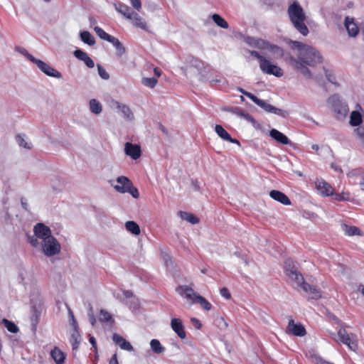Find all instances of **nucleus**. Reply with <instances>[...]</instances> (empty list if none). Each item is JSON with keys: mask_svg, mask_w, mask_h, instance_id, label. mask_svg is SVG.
<instances>
[{"mask_svg": "<svg viewBox=\"0 0 364 364\" xmlns=\"http://www.w3.org/2000/svg\"><path fill=\"white\" fill-rule=\"evenodd\" d=\"M270 43L262 38H259L255 44V48L261 50H268Z\"/></svg>", "mask_w": 364, "mask_h": 364, "instance_id": "09e8293b", "label": "nucleus"}, {"mask_svg": "<svg viewBox=\"0 0 364 364\" xmlns=\"http://www.w3.org/2000/svg\"><path fill=\"white\" fill-rule=\"evenodd\" d=\"M80 39L83 43L89 46H93L95 43V37L89 31H82L80 32Z\"/></svg>", "mask_w": 364, "mask_h": 364, "instance_id": "473e14b6", "label": "nucleus"}, {"mask_svg": "<svg viewBox=\"0 0 364 364\" xmlns=\"http://www.w3.org/2000/svg\"><path fill=\"white\" fill-rule=\"evenodd\" d=\"M124 152L126 155L130 156L132 159H138L141 154V150L139 145L127 142L124 145Z\"/></svg>", "mask_w": 364, "mask_h": 364, "instance_id": "f8f14e48", "label": "nucleus"}, {"mask_svg": "<svg viewBox=\"0 0 364 364\" xmlns=\"http://www.w3.org/2000/svg\"><path fill=\"white\" fill-rule=\"evenodd\" d=\"M259 68L262 73L272 75L277 77H280L284 75L283 70L281 68L272 63L267 59L262 60V63L259 65Z\"/></svg>", "mask_w": 364, "mask_h": 364, "instance_id": "423d86ee", "label": "nucleus"}, {"mask_svg": "<svg viewBox=\"0 0 364 364\" xmlns=\"http://www.w3.org/2000/svg\"><path fill=\"white\" fill-rule=\"evenodd\" d=\"M34 64L46 75L49 77H55L58 79L62 78L63 75L61 73L46 63L41 60L36 59Z\"/></svg>", "mask_w": 364, "mask_h": 364, "instance_id": "6e6552de", "label": "nucleus"}, {"mask_svg": "<svg viewBox=\"0 0 364 364\" xmlns=\"http://www.w3.org/2000/svg\"><path fill=\"white\" fill-rule=\"evenodd\" d=\"M284 271L288 279L296 286L304 279L299 269V264L291 258H288L285 260Z\"/></svg>", "mask_w": 364, "mask_h": 364, "instance_id": "7ed1b4c3", "label": "nucleus"}, {"mask_svg": "<svg viewBox=\"0 0 364 364\" xmlns=\"http://www.w3.org/2000/svg\"><path fill=\"white\" fill-rule=\"evenodd\" d=\"M176 291H178L180 294H183L185 293L186 297L188 299H191L195 301L196 299V296H199L195 293L194 290L188 286H179L176 288Z\"/></svg>", "mask_w": 364, "mask_h": 364, "instance_id": "b1692460", "label": "nucleus"}, {"mask_svg": "<svg viewBox=\"0 0 364 364\" xmlns=\"http://www.w3.org/2000/svg\"><path fill=\"white\" fill-rule=\"evenodd\" d=\"M117 184L114 186V189L119 193H127L131 188L132 182L126 176H122L117 178Z\"/></svg>", "mask_w": 364, "mask_h": 364, "instance_id": "4468645a", "label": "nucleus"}, {"mask_svg": "<svg viewBox=\"0 0 364 364\" xmlns=\"http://www.w3.org/2000/svg\"><path fill=\"white\" fill-rule=\"evenodd\" d=\"M269 196L272 199L281 203L283 205H291L290 199L287 197V195L279 191L272 190L270 191Z\"/></svg>", "mask_w": 364, "mask_h": 364, "instance_id": "aec40b11", "label": "nucleus"}, {"mask_svg": "<svg viewBox=\"0 0 364 364\" xmlns=\"http://www.w3.org/2000/svg\"><path fill=\"white\" fill-rule=\"evenodd\" d=\"M287 331L293 335L299 337L305 336L306 333L304 326L300 323H294L293 319L289 321Z\"/></svg>", "mask_w": 364, "mask_h": 364, "instance_id": "ddd939ff", "label": "nucleus"}, {"mask_svg": "<svg viewBox=\"0 0 364 364\" xmlns=\"http://www.w3.org/2000/svg\"><path fill=\"white\" fill-rule=\"evenodd\" d=\"M15 50L17 51L18 53H21V55H23L24 57H26L28 60H30L31 62H32L33 63H34V62L36 61V60L37 58H36L34 56H33L31 54H30L23 47H20V46H16L15 47Z\"/></svg>", "mask_w": 364, "mask_h": 364, "instance_id": "c03bdc74", "label": "nucleus"}, {"mask_svg": "<svg viewBox=\"0 0 364 364\" xmlns=\"http://www.w3.org/2000/svg\"><path fill=\"white\" fill-rule=\"evenodd\" d=\"M125 228L127 231L134 235H139L140 234V228L139 225L134 221L126 222Z\"/></svg>", "mask_w": 364, "mask_h": 364, "instance_id": "72a5a7b5", "label": "nucleus"}, {"mask_svg": "<svg viewBox=\"0 0 364 364\" xmlns=\"http://www.w3.org/2000/svg\"><path fill=\"white\" fill-rule=\"evenodd\" d=\"M327 102L333 107V111L341 117H345L348 112V105L341 102L338 95L330 96Z\"/></svg>", "mask_w": 364, "mask_h": 364, "instance_id": "39448f33", "label": "nucleus"}, {"mask_svg": "<svg viewBox=\"0 0 364 364\" xmlns=\"http://www.w3.org/2000/svg\"><path fill=\"white\" fill-rule=\"evenodd\" d=\"M222 110L236 114L237 111H238V107H223Z\"/></svg>", "mask_w": 364, "mask_h": 364, "instance_id": "338daca9", "label": "nucleus"}, {"mask_svg": "<svg viewBox=\"0 0 364 364\" xmlns=\"http://www.w3.org/2000/svg\"><path fill=\"white\" fill-rule=\"evenodd\" d=\"M112 340L116 344L119 346V347L123 350H126L128 351H132L134 350L132 346L131 345V343L127 341L122 336H121L117 333H114L112 336Z\"/></svg>", "mask_w": 364, "mask_h": 364, "instance_id": "4be33fe9", "label": "nucleus"}, {"mask_svg": "<svg viewBox=\"0 0 364 364\" xmlns=\"http://www.w3.org/2000/svg\"><path fill=\"white\" fill-rule=\"evenodd\" d=\"M180 217L190 223L195 225L199 223V219L193 214L187 212L180 211Z\"/></svg>", "mask_w": 364, "mask_h": 364, "instance_id": "f704fd0d", "label": "nucleus"}, {"mask_svg": "<svg viewBox=\"0 0 364 364\" xmlns=\"http://www.w3.org/2000/svg\"><path fill=\"white\" fill-rule=\"evenodd\" d=\"M90 109L95 114H100L102 111L101 103L95 99L90 100Z\"/></svg>", "mask_w": 364, "mask_h": 364, "instance_id": "c9c22d12", "label": "nucleus"}, {"mask_svg": "<svg viewBox=\"0 0 364 364\" xmlns=\"http://www.w3.org/2000/svg\"><path fill=\"white\" fill-rule=\"evenodd\" d=\"M33 232L34 236L42 240V242L53 236L50 228L42 223H38L33 227Z\"/></svg>", "mask_w": 364, "mask_h": 364, "instance_id": "9d476101", "label": "nucleus"}, {"mask_svg": "<svg viewBox=\"0 0 364 364\" xmlns=\"http://www.w3.org/2000/svg\"><path fill=\"white\" fill-rule=\"evenodd\" d=\"M360 175H361V171L360 168L353 169L347 173L348 177H350V178L360 176Z\"/></svg>", "mask_w": 364, "mask_h": 364, "instance_id": "e2e57ef3", "label": "nucleus"}, {"mask_svg": "<svg viewBox=\"0 0 364 364\" xmlns=\"http://www.w3.org/2000/svg\"><path fill=\"white\" fill-rule=\"evenodd\" d=\"M117 105V107L121 112L122 117L127 120H132L134 119V114L129 107L126 105H122L119 102H116Z\"/></svg>", "mask_w": 364, "mask_h": 364, "instance_id": "a878e982", "label": "nucleus"}, {"mask_svg": "<svg viewBox=\"0 0 364 364\" xmlns=\"http://www.w3.org/2000/svg\"><path fill=\"white\" fill-rule=\"evenodd\" d=\"M272 113H273V114H274L276 115L281 116V117H282L284 118L287 117L288 115H289V113H288L287 111L282 109H279V108H277V107H276L274 106L273 107Z\"/></svg>", "mask_w": 364, "mask_h": 364, "instance_id": "864d4df0", "label": "nucleus"}, {"mask_svg": "<svg viewBox=\"0 0 364 364\" xmlns=\"http://www.w3.org/2000/svg\"><path fill=\"white\" fill-rule=\"evenodd\" d=\"M195 301L200 304L202 308L206 311L211 309V304L205 297L200 295L196 296Z\"/></svg>", "mask_w": 364, "mask_h": 364, "instance_id": "a19ab883", "label": "nucleus"}, {"mask_svg": "<svg viewBox=\"0 0 364 364\" xmlns=\"http://www.w3.org/2000/svg\"><path fill=\"white\" fill-rule=\"evenodd\" d=\"M268 50L275 56L277 58H282L284 57V50L282 48L277 45L271 44Z\"/></svg>", "mask_w": 364, "mask_h": 364, "instance_id": "58836bf2", "label": "nucleus"}, {"mask_svg": "<svg viewBox=\"0 0 364 364\" xmlns=\"http://www.w3.org/2000/svg\"><path fill=\"white\" fill-rule=\"evenodd\" d=\"M114 9L121 14L122 16H124L126 18L129 19L131 16V9L130 8L127 6L126 4H124L122 3H115L114 4Z\"/></svg>", "mask_w": 364, "mask_h": 364, "instance_id": "cd10ccee", "label": "nucleus"}, {"mask_svg": "<svg viewBox=\"0 0 364 364\" xmlns=\"http://www.w3.org/2000/svg\"><path fill=\"white\" fill-rule=\"evenodd\" d=\"M126 304L128 305L130 309H136L139 306V301L136 298L134 297L129 299V301H127Z\"/></svg>", "mask_w": 364, "mask_h": 364, "instance_id": "5fc2aeb1", "label": "nucleus"}, {"mask_svg": "<svg viewBox=\"0 0 364 364\" xmlns=\"http://www.w3.org/2000/svg\"><path fill=\"white\" fill-rule=\"evenodd\" d=\"M287 13L295 28L304 36H307L309 31L304 23L306 15L301 5L297 1H294L289 5Z\"/></svg>", "mask_w": 364, "mask_h": 364, "instance_id": "f03ea898", "label": "nucleus"}, {"mask_svg": "<svg viewBox=\"0 0 364 364\" xmlns=\"http://www.w3.org/2000/svg\"><path fill=\"white\" fill-rule=\"evenodd\" d=\"M215 131L217 134L223 140L228 141L232 144H236L240 146V142L237 139H233L228 134V132L220 124H217L215 127Z\"/></svg>", "mask_w": 364, "mask_h": 364, "instance_id": "f3484780", "label": "nucleus"}, {"mask_svg": "<svg viewBox=\"0 0 364 364\" xmlns=\"http://www.w3.org/2000/svg\"><path fill=\"white\" fill-rule=\"evenodd\" d=\"M362 122V115L358 111H353L350 113L349 123L352 127L359 126Z\"/></svg>", "mask_w": 364, "mask_h": 364, "instance_id": "7c9ffc66", "label": "nucleus"}, {"mask_svg": "<svg viewBox=\"0 0 364 364\" xmlns=\"http://www.w3.org/2000/svg\"><path fill=\"white\" fill-rule=\"evenodd\" d=\"M345 26L350 36L355 37L358 34L359 28L353 18L347 16L345 19Z\"/></svg>", "mask_w": 364, "mask_h": 364, "instance_id": "6ab92c4d", "label": "nucleus"}, {"mask_svg": "<svg viewBox=\"0 0 364 364\" xmlns=\"http://www.w3.org/2000/svg\"><path fill=\"white\" fill-rule=\"evenodd\" d=\"M171 326L173 331L178 335V336L184 339L186 336L184 331V326L182 321L180 318H173L171 321Z\"/></svg>", "mask_w": 364, "mask_h": 364, "instance_id": "2eb2a0df", "label": "nucleus"}, {"mask_svg": "<svg viewBox=\"0 0 364 364\" xmlns=\"http://www.w3.org/2000/svg\"><path fill=\"white\" fill-rule=\"evenodd\" d=\"M316 188L319 193L324 196H328L333 195V188L331 186L323 180L316 182Z\"/></svg>", "mask_w": 364, "mask_h": 364, "instance_id": "412c9836", "label": "nucleus"}, {"mask_svg": "<svg viewBox=\"0 0 364 364\" xmlns=\"http://www.w3.org/2000/svg\"><path fill=\"white\" fill-rule=\"evenodd\" d=\"M50 356L55 360L56 364L64 363L65 355L58 347H54L51 350Z\"/></svg>", "mask_w": 364, "mask_h": 364, "instance_id": "bb28decb", "label": "nucleus"}, {"mask_svg": "<svg viewBox=\"0 0 364 364\" xmlns=\"http://www.w3.org/2000/svg\"><path fill=\"white\" fill-rule=\"evenodd\" d=\"M157 79L155 77H144L142 78V83L146 87L154 88L157 84Z\"/></svg>", "mask_w": 364, "mask_h": 364, "instance_id": "de8ad7c7", "label": "nucleus"}, {"mask_svg": "<svg viewBox=\"0 0 364 364\" xmlns=\"http://www.w3.org/2000/svg\"><path fill=\"white\" fill-rule=\"evenodd\" d=\"M220 294L227 299H229L231 297L230 293L226 287H223L220 289Z\"/></svg>", "mask_w": 364, "mask_h": 364, "instance_id": "69168bd1", "label": "nucleus"}, {"mask_svg": "<svg viewBox=\"0 0 364 364\" xmlns=\"http://www.w3.org/2000/svg\"><path fill=\"white\" fill-rule=\"evenodd\" d=\"M287 43L291 49L297 50L298 54L297 58L291 55L286 56L285 61L294 70L299 72L304 77L311 78V73L308 66L314 67L322 62L320 53L315 48L300 41L289 39Z\"/></svg>", "mask_w": 364, "mask_h": 364, "instance_id": "f257e3e1", "label": "nucleus"}, {"mask_svg": "<svg viewBox=\"0 0 364 364\" xmlns=\"http://www.w3.org/2000/svg\"><path fill=\"white\" fill-rule=\"evenodd\" d=\"M80 341L81 336L79 332V328L77 327L76 328H73L70 336V343L73 350L78 349Z\"/></svg>", "mask_w": 364, "mask_h": 364, "instance_id": "393cba45", "label": "nucleus"}, {"mask_svg": "<svg viewBox=\"0 0 364 364\" xmlns=\"http://www.w3.org/2000/svg\"><path fill=\"white\" fill-rule=\"evenodd\" d=\"M1 323L4 325V326L7 328V330L13 333H16L18 331V326L12 321H9L6 318H3L1 320Z\"/></svg>", "mask_w": 364, "mask_h": 364, "instance_id": "ea45409f", "label": "nucleus"}, {"mask_svg": "<svg viewBox=\"0 0 364 364\" xmlns=\"http://www.w3.org/2000/svg\"><path fill=\"white\" fill-rule=\"evenodd\" d=\"M190 64L198 70L203 68V63L200 60L193 57H191Z\"/></svg>", "mask_w": 364, "mask_h": 364, "instance_id": "8fccbe9b", "label": "nucleus"}, {"mask_svg": "<svg viewBox=\"0 0 364 364\" xmlns=\"http://www.w3.org/2000/svg\"><path fill=\"white\" fill-rule=\"evenodd\" d=\"M74 56L80 60H82L89 68H92L95 67V63L93 60L89 57L87 53L85 51L77 49L73 53Z\"/></svg>", "mask_w": 364, "mask_h": 364, "instance_id": "a211bd4d", "label": "nucleus"}, {"mask_svg": "<svg viewBox=\"0 0 364 364\" xmlns=\"http://www.w3.org/2000/svg\"><path fill=\"white\" fill-rule=\"evenodd\" d=\"M150 346L152 351L156 354L163 353L165 348L163 347L160 341L157 339H152L150 342Z\"/></svg>", "mask_w": 364, "mask_h": 364, "instance_id": "4c0bfd02", "label": "nucleus"}, {"mask_svg": "<svg viewBox=\"0 0 364 364\" xmlns=\"http://www.w3.org/2000/svg\"><path fill=\"white\" fill-rule=\"evenodd\" d=\"M99 320L101 322H114V320L112 318V315L105 309L100 310Z\"/></svg>", "mask_w": 364, "mask_h": 364, "instance_id": "79ce46f5", "label": "nucleus"}, {"mask_svg": "<svg viewBox=\"0 0 364 364\" xmlns=\"http://www.w3.org/2000/svg\"><path fill=\"white\" fill-rule=\"evenodd\" d=\"M31 304H32V311L33 314L31 317V323L33 328H36L38 321L39 317L42 312V299L41 298L36 299L35 300L34 299H31Z\"/></svg>", "mask_w": 364, "mask_h": 364, "instance_id": "1a4fd4ad", "label": "nucleus"}, {"mask_svg": "<svg viewBox=\"0 0 364 364\" xmlns=\"http://www.w3.org/2000/svg\"><path fill=\"white\" fill-rule=\"evenodd\" d=\"M67 307H68V310L70 323L73 326V328H76L77 327H78V326L77 323V321L75 318L74 314H73V311L71 310V309L68 306H67Z\"/></svg>", "mask_w": 364, "mask_h": 364, "instance_id": "603ef678", "label": "nucleus"}, {"mask_svg": "<svg viewBox=\"0 0 364 364\" xmlns=\"http://www.w3.org/2000/svg\"><path fill=\"white\" fill-rule=\"evenodd\" d=\"M132 6L137 11L141 9V0H129Z\"/></svg>", "mask_w": 364, "mask_h": 364, "instance_id": "680f3d73", "label": "nucleus"}, {"mask_svg": "<svg viewBox=\"0 0 364 364\" xmlns=\"http://www.w3.org/2000/svg\"><path fill=\"white\" fill-rule=\"evenodd\" d=\"M249 52H250V54L252 56H253V57H255V58H256L257 59L259 60V65H261V63H262V60H265L266 59L263 55H260L256 50H250Z\"/></svg>", "mask_w": 364, "mask_h": 364, "instance_id": "13d9d810", "label": "nucleus"}, {"mask_svg": "<svg viewBox=\"0 0 364 364\" xmlns=\"http://www.w3.org/2000/svg\"><path fill=\"white\" fill-rule=\"evenodd\" d=\"M354 132L364 141V126H360L356 128Z\"/></svg>", "mask_w": 364, "mask_h": 364, "instance_id": "bf43d9fd", "label": "nucleus"}, {"mask_svg": "<svg viewBox=\"0 0 364 364\" xmlns=\"http://www.w3.org/2000/svg\"><path fill=\"white\" fill-rule=\"evenodd\" d=\"M94 30L97 35L102 40L107 41L109 42V41L111 39L112 36L107 33L102 28H100L99 26H95L94 28Z\"/></svg>", "mask_w": 364, "mask_h": 364, "instance_id": "a18cd8bd", "label": "nucleus"}, {"mask_svg": "<svg viewBox=\"0 0 364 364\" xmlns=\"http://www.w3.org/2000/svg\"><path fill=\"white\" fill-rule=\"evenodd\" d=\"M127 193H130L133 198H138L139 197V193L136 188L134 187L133 183L131 185V188H129Z\"/></svg>", "mask_w": 364, "mask_h": 364, "instance_id": "6e6d98bb", "label": "nucleus"}, {"mask_svg": "<svg viewBox=\"0 0 364 364\" xmlns=\"http://www.w3.org/2000/svg\"><path fill=\"white\" fill-rule=\"evenodd\" d=\"M134 26L140 28L143 30H147V26L146 21L136 12L132 11L130 18Z\"/></svg>", "mask_w": 364, "mask_h": 364, "instance_id": "5701e85b", "label": "nucleus"}, {"mask_svg": "<svg viewBox=\"0 0 364 364\" xmlns=\"http://www.w3.org/2000/svg\"><path fill=\"white\" fill-rule=\"evenodd\" d=\"M38 239L36 236L29 237L28 242L33 247H37L40 245Z\"/></svg>", "mask_w": 364, "mask_h": 364, "instance_id": "052dcab7", "label": "nucleus"}, {"mask_svg": "<svg viewBox=\"0 0 364 364\" xmlns=\"http://www.w3.org/2000/svg\"><path fill=\"white\" fill-rule=\"evenodd\" d=\"M253 102L258 105L259 107H261L262 109H264L265 112L272 113L274 106L269 104L265 100L259 99L257 97H255L253 99Z\"/></svg>", "mask_w": 364, "mask_h": 364, "instance_id": "2f4dec72", "label": "nucleus"}, {"mask_svg": "<svg viewBox=\"0 0 364 364\" xmlns=\"http://www.w3.org/2000/svg\"><path fill=\"white\" fill-rule=\"evenodd\" d=\"M314 360H315V362L316 364H333L332 363H330V362H328V361L323 360L320 356H315Z\"/></svg>", "mask_w": 364, "mask_h": 364, "instance_id": "774afa93", "label": "nucleus"}, {"mask_svg": "<svg viewBox=\"0 0 364 364\" xmlns=\"http://www.w3.org/2000/svg\"><path fill=\"white\" fill-rule=\"evenodd\" d=\"M237 90H238L240 93H242V94L245 95V96H247V97H249V98H250V100H252V101H253V99H255V97H257V96H255V95H253V94H252V93H250V92H249L245 91V90L244 89H242V88L239 87V88H237Z\"/></svg>", "mask_w": 364, "mask_h": 364, "instance_id": "0e129e2a", "label": "nucleus"}, {"mask_svg": "<svg viewBox=\"0 0 364 364\" xmlns=\"http://www.w3.org/2000/svg\"><path fill=\"white\" fill-rule=\"evenodd\" d=\"M343 231L345 232L346 235L349 236H353V235H361V231L360 230L355 227V226H350L346 224H343L341 225Z\"/></svg>", "mask_w": 364, "mask_h": 364, "instance_id": "c756f323", "label": "nucleus"}, {"mask_svg": "<svg viewBox=\"0 0 364 364\" xmlns=\"http://www.w3.org/2000/svg\"><path fill=\"white\" fill-rule=\"evenodd\" d=\"M297 287H301L309 295V299H318L321 297V290L305 282L304 279Z\"/></svg>", "mask_w": 364, "mask_h": 364, "instance_id": "9b49d317", "label": "nucleus"}, {"mask_svg": "<svg viewBox=\"0 0 364 364\" xmlns=\"http://www.w3.org/2000/svg\"><path fill=\"white\" fill-rule=\"evenodd\" d=\"M246 117H247V121L250 122L255 129H261V124L257 123V121L251 115H247Z\"/></svg>", "mask_w": 364, "mask_h": 364, "instance_id": "4d7b16f0", "label": "nucleus"}, {"mask_svg": "<svg viewBox=\"0 0 364 364\" xmlns=\"http://www.w3.org/2000/svg\"><path fill=\"white\" fill-rule=\"evenodd\" d=\"M212 19L214 23L219 27L222 28H228L229 24L219 14H214L212 15Z\"/></svg>", "mask_w": 364, "mask_h": 364, "instance_id": "e433bc0d", "label": "nucleus"}, {"mask_svg": "<svg viewBox=\"0 0 364 364\" xmlns=\"http://www.w3.org/2000/svg\"><path fill=\"white\" fill-rule=\"evenodd\" d=\"M161 257L163 258V260L166 268L169 270H172L173 269V262L172 261L171 255L167 252H162Z\"/></svg>", "mask_w": 364, "mask_h": 364, "instance_id": "37998d69", "label": "nucleus"}, {"mask_svg": "<svg viewBox=\"0 0 364 364\" xmlns=\"http://www.w3.org/2000/svg\"><path fill=\"white\" fill-rule=\"evenodd\" d=\"M42 252L47 257H52L60 253L61 250L60 244L55 237L51 236L41 242Z\"/></svg>", "mask_w": 364, "mask_h": 364, "instance_id": "20e7f679", "label": "nucleus"}, {"mask_svg": "<svg viewBox=\"0 0 364 364\" xmlns=\"http://www.w3.org/2000/svg\"><path fill=\"white\" fill-rule=\"evenodd\" d=\"M97 66L98 74L100 76V77L102 78L103 80L109 79V75L105 70L104 67L100 64H97Z\"/></svg>", "mask_w": 364, "mask_h": 364, "instance_id": "3c124183", "label": "nucleus"}, {"mask_svg": "<svg viewBox=\"0 0 364 364\" xmlns=\"http://www.w3.org/2000/svg\"><path fill=\"white\" fill-rule=\"evenodd\" d=\"M110 43L113 45L117 51V55L121 57L126 52V49L122 43L119 41L118 38L112 36L111 39L109 41Z\"/></svg>", "mask_w": 364, "mask_h": 364, "instance_id": "c85d7f7f", "label": "nucleus"}, {"mask_svg": "<svg viewBox=\"0 0 364 364\" xmlns=\"http://www.w3.org/2000/svg\"><path fill=\"white\" fill-rule=\"evenodd\" d=\"M23 136L24 135L21 134H18L16 136V140L18 145L25 149H31L32 148V144L31 143L26 142Z\"/></svg>", "mask_w": 364, "mask_h": 364, "instance_id": "49530a36", "label": "nucleus"}, {"mask_svg": "<svg viewBox=\"0 0 364 364\" xmlns=\"http://www.w3.org/2000/svg\"><path fill=\"white\" fill-rule=\"evenodd\" d=\"M269 136L279 144L291 146L293 144L285 134L276 129H272L269 131Z\"/></svg>", "mask_w": 364, "mask_h": 364, "instance_id": "dca6fc26", "label": "nucleus"}, {"mask_svg": "<svg viewBox=\"0 0 364 364\" xmlns=\"http://www.w3.org/2000/svg\"><path fill=\"white\" fill-rule=\"evenodd\" d=\"M337 334L338 341L347 345L350 350H355L358 348L357 341L355 340L353 335L348 334L345 328H340Z\"/></svg>", "mask_w": 364, "mask_h": 364, "instance_id": "0eeeda50", "label": "nucleus"}]
</instances>
